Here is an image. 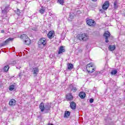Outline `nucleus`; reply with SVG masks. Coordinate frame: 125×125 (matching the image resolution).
I'll return each instance as SVG.
<instances>
[{"mask_svg": "<svg viewBox=\"0 0 125 125\" xmlns=\"http://www.w3.org/2000/svg\"><path fill=\"white\" fill-rule=\"evenodd\" d=\"M8 70H9V65H6L3 68V71L4 72H8Z\"/></svg>", "mask_w": 125, "mask_h": 125, "instance_id": "nucleus-26", "label": "nucleus"}, {"mask_svg": "<svg viewBox=\"0 0 125 125\" xmlns=\"http://www.w3.org/2000/svg\"><path fill=\"white\" fill-rule=\"evenodd\" d=\"M28 38H29L26 34H22L21 36V40H23V42L24 41H26Z\"/></svg>", "mask_w": 125, "mask_h": 125, "instance_id": "nucleus-19", "label": "nucleus"}, {"mask_svg": "<svg viewBox=\"0 0 125 125\" xmlns=\"http://www.w3.org/2000/svg\"><path fill=\"white\" fill-rule=\"evenodd\" d=\"M62 52H65V49H64V48L62 46H61L60 47L59 50L58 51L59 54H61Z\"/></svg>", "mask_w": 125, "mask_h": 125, "instance_id": "nucleus-21", "label": "nucleus"}, {"mask_svg": "<svg viewBox=\"0 0 125 125\" xmlns=\"http://www.w3.org/2000/svg\"><path fill=\"white\" fill-rule=\"evenodd\" d=\"M1 33H4V30H1Z\"/></svg>", "mask_w": 125, "mask_h": 125, "instance_id": "nucleus-36", "label": "nucleus"}, {"mask_svg": "<svg viewBox=\"0 0 125 125\" xmlns=\"http://www.w3.org/2000/svg\"><path fill=\"white\" fill-rule=\"evenodd\" d=\"M9 7L8 6H6L4 9H1L2 10V17H6V14H7V11H8Z\"/></svg>", "mask_w": 125, "mask_h": 125, "instance_id": "nucleus-5", "label": "nucleus"}, {"mask_svg": "<svg viewBox=\"0 0 125 125\" xmlns=\"http://www.w3.org/2000/svg\"><path fill=\"white\" fill-rule=\"evenodd\" d=\"M52 15H53L52 14V13H50V12L49 13V16H52Z\"/></svg>", "mask_w": 125, "mask_h": 125, "instance_id": "nucleus-33", "label": "nucleus"}, {"mask_svg": "<svg viewBox=\"0 0 125 125\" xmlns=\"http://www.w3.org/2000/svg\"><path fill=\"white\" fill-rule=\"evenodd\" d=\"M118 71H117V70H113L111 72V74L113 76L116 75Z\"/></svg>", "mask_w": 125, "mask_h": 125, "instance_id": "nucleus-28", "label": "nucleus"}, {"mask_svg": "<svg viewBox=\"0 0 125 125\" xmlns=\"http://www.w3.org/2000/svg\"><path fill=\"white\" fill-rule=\"evenodd\" d=\"M58 1L59 3L63 5V4L64 3V0H58Z\"/></svg>", "mask_w": 125, "mask_h": 125, "instance_id": "nucleus-29", "label": "nucleus"}, {"mask_svg": "<svg viewBox=\"0 0 125 125\" xmlns=\"http://www.w3.org/2000/svg\"><path fill=\"white\" fill-rule=\"evenodd\" d=\"M109 6H110V3H109V1H106L103 5V8L106 10V9H108Z\"/></svg>", "mask_w": 125, "mask_h": 125, "instance_id": "nucleus-11", "label": "nucleus"}, {"mask_svg": "<svg viewBox=\"0 0 125 125\" xmlns=\"http://www.w3.org/2000/svg\"><path fill=\"white\" fill-rule=\"evenodd\" d=\"M14 88H15V85L12 84L9 86V89L10 91H12V90H14Z\"/></svg>", "mask_w": 125, "mask_h": 125, "instance_id": "nucleus-25", "label": "nucleus"}, {"mask_svg": "<svg viewBox=\"0 0 125 125\" xmlns=\"http://www.w3.org/2000/svg\"><path fill=\"white\" fill-rule=\"evenodd\" d=\"M86 69L88 73H93V72H95L96 68L93 66L92 63H90L87 64L86 66Z\"/></svg>", "mask_w": 125, "mask_h": 125, "instance_id": "nucleus-3", "label": "nucleus"}, {"mask_svg": "<svg viewBox=\"0 0 125 125\" xmlns=\"http://www.w3.org/2000/svg\"><path fill=\"white\" fill-rule=\"evenodd\" d=\"M119 6H120L119 1L118 0H115L113 3V8L115 9H118V8H119Z\"/></svg>", "mask_w": 125, "mask_h": 125, "instance_id": "nucleus-12", "label": "nucleus"}, {"mask_svg": "<svg viewBox=\"0 0 125 125\" xmlns=\"http://www.w3.org/2000/svg\"><path fill=\"white\" fill-rule=\"evenodd\" d=\"M9 105L10 106H15V105H16V101L14 99H11L9 102Z\"/></svg>", "mask_w": 125, "mask_h": 125, "instance_id": "nucleus-15", "label": "nucleus"}, {"mask_svg": "<svg viewBox=\"0 0 125 125\" xmlns=\"http://www.w3.org/2000/svg\"><path fill=\"white\" fill-rule=\"evenodd\" d=\"M70 88H71V91L73 92H76L78 91V86L76 85L71 84L70 85Z\"/></svg>", "mask_w": 125, "mask_h": 125, "instance_id": "nucleus-13", "label": "nucleus"}, {"mask_svg": "<svg viewBox=\"0 0 125 125\" xmlns=\"http://www.w3.org/2000/svg\"><path fill=\"white\" fill-rule=\"evenodd\" d=\"M74 18V14L73 13H70L69 14V17L68 18V21H72L73 19Z\"/></svg>", "mask_w": 125, "mask_h": 125, "instance_id": "nucleus-23", "label": "nucleus"}, {"mask_svg": "<svg viewBox=\"0 0 125 125\" xmlns=\"http://www.w3.org/2000/svg\"><path fill=\"white\" fill-rule=\"evenodd\" d=\"M16 68H17V69H20V68H21V66H16Z\"/></svg>", "mask_w": 125, "mask_h": 125, "instance_id": "nucleus-34", "label": "nucleus"}, {"mask_svg": "<svg viewBox=\"0 0 125 125\" xmlns=\"http://www.w3.org/2000/svg\"><path fill=\"white\" fill-rule=\"evenodd\" d=\"M73 68H74V65L71 63H68L67 64V69L68 70H70V71H71V70H72V69H73Z\"/></svg>", "mask_w": 125, "mask_h": 125, "instance_id": "nucleus-20", "label": "nucleus"}, {"mask_svg": "<svg viewBox=\"0 0 125 125\" xmlns=\"http://www.w3.org/2000/svg\"><path fill=\"white\" fill-rule=\"evenodd\" d=\"M77 38L79 41H83V42H86L88 40V35L86 33H81L77 36Z\"/></svg>", "mask_w": 125, "mask_h": 125, "instance_id": "nucleus-2", "label": "nucleus"}, {"mask_svg": "<svg viewBox=\"0 0 125 125\" xmlns=\"http://www.w3.org/2000/svg\"><path fill=\"white\" fill-rule=\"evenodd\" d=\"M70 108L72 109V110H75L77 105L76 104V103H75L74 102H72L70 103Z\"/></svg>", "mask_w": 125, "mask_h": 125, "instance_id": "nucleus-14", "label": "nucleus"}, {"mask_svg": "<svg viewBox=\"0 0 125 125\" xmlns=\"http://www.w3.org/2000/svg\"><path fill=\"white\" fill-rule=\"evenodd\" d=\"M70 112L68 111H65L64 113V118H68V117H69Z\"/></svg>", "mask_w": 125, "mask_h": 125, "instance_id": "nucleus-24", "label": "nucleus"}, {"mask_svg": "<svg viewBox=\"0 0 125 125\" xmlns=\"http://www.w3.org/2000/svg\"><path fill=\"white\" fill-rule=\"evenodd\" d=\"M40 13H41L42 14V13H44V9H41L40 10Z\"/></svg>", "mask_w": 125, "mask_h": 125, "instance_id": "nucleus-30", "label": "nucleus"}, {"mask_svg": "<svg viewBox=\"0 0 125 125\" xmlns=\"http://www.w3.org/2000/svg\"><path fill=\"white\" fill-rule=\"evenodd\" d=\"M93 101H94V100L92 98L90 99L89 102L90 103H93Z\"/></svg>", "mask_w": 125, "mask_h": 125, "instance_id": "nucleus-31", "label": "nucleus"}, {"mask_svg": "<svg viewBox=\"0 0 125 125\" xmlns=\"http://www.w3.org/2000/svg\"><path fill=\"white\" fill-rule=\"evenodd\" d=\"M108 49L110 51H113V50H115L116 49V45H110L108 46Z\"/></svg>", "mask_w": 125, "mask_h": 125, "instance_id": "nucleus-18", "label": "nucleus"}, {"mask_svg": "<svg viewBox=\"0 0 125 125\" xmlns=\"http://www.w3.org/2000/svg\"><path fill=\"white\" fill-rule=\"evenodd\" d=\"M19 77L21 78V74H19Z\"/></svg>", "mask_w": 125, "mask_h": 125, "instance_id": "nucleus-38", "label": "nucleus"}, {"mask_svg": "<svg viewBox=\"0 0 125 125\" xmlns=\"http://www.w3.org/2000/svg\"><path fill=\"white\" fill-rule=\"evenodd\" d=\"M86 23L88 26H94L95 25V21L91 19L87 20Z\"/></svg>", "mask_w": 125, "mask_h": 125, "instance_id": "nucleus-10", "label": "nucleus"}, {"mask_svg": "<svg viewBox=\"0 0 125 125\" xmlns=\"http://www.w3.org/2000/svg\"><path fill=\"white\" fill-rule=\"evenodd\" d=\"M14 39L9 38L8 39H7L4 42L1 43L0 44V47H2V46H4V45H6L9 42H12L13 41Z\"/></svg>", "mask_w": 125, "mask_h": 125, "instance_id": "nucleus-6", "label": "nucleus"}, {"mask_svg": "<svg viewBox=\"0 0 125 125\" xmlns=\"http://www.w3.org/2000/svg\"><path fill=\"white\" fill-rule=\"evenodd\" d=\"M85 95H86L85 93H84V92H81L79 94V96L82 99H83L85 98Z\"/></svg>", "mask_w": 125, "mask_h": 125, "instance_id": "nucleus-17", "label": "nucleus"}, {"mask_svg": "<svg viewBox=\"0 0 125 125\" xmlns=\"http://www.w3.org/2000/svg\"><path fill=\"white\" fill-rule=\"evenodd\" d=\"M31 72L34 75V77H36V76H38V74H39V68H33V69L31 70Z\"/></svg>", "mask_w": 125, "mask_h": 125, "instance_id": "nucleus-9", "label": "nucleus"}, {"mask_svg": "<svg viewBox=\"0 0 125 125\" xmlns=\"http://www.w3.org/2000/svg\"><path fill=\"white\" fill-rule=\"evenodd\" d=\"M24 44H26V45H29V44H31V40L29 38H27L26 40L23 41Z\"/></svg>", "mask_w": 125, "mask_h": 125, "instance_id": "nucleus-16", "label": "nucleus"}, {"mask_svg": "<svg viewBox=\"0 0 125 125\" xmlns=\"http://www.w3.org/2000/svg\"><path fill=\"white\" fill-rule=\"evenodd\" d=\"M100 73L98 72V71H96L94 73V76H98V74H99Z\"/></svg>", "mask_w": 125, "mask_h": 125, "instance_id": "nucleus-32", "label": "nucleus"}, {"mask_svg": "<svg viewBox=\"0 0 125 125\" xmlns=\"http://www.w3.org/2000/svg\"><path fill=\"white\" fill-rule=\"evenodd\" d=\"M66 99L67 101H72L74 99V97L71 93L67 94L65 95Z\"/></svg>", "mask_w": 125, "mask_h": 125, "instance_id": "nucleus-8", "label": "nucleus"}, {"mask_svg": "<svg viewBox=\"0 0 125 125\" xmlns=\"http://www.w3.org/2000/svg\"><path fill=\"white\" fill-rule=\"evenodd\" d=\"M53 36V32L52 31H50L48 34H47V37L49 39H52V37Z\"/></svg>", "mask_w": 125, "mask_h": 125, "instance_id": "nucleus-22", "label": "nucleus"}, {"mask_svg": "<svg viewBox=\"0 0 125 125\" xmlns=\"http://www.w3.org/2000/svg\"><path fill=\"white\" fill-rule=\"evenodd\" d=\"M111 34H110V32L109 31H105L104 36L105 38V42H109V40L108 39L110 38V35Z\"/></svg>", "mask_w": 125, "mask_h": 125, "instance_id": "nucleus-7", "label": "nucleus"}, {"mask_svg": "<svg viewBox=\"0 0 125 125\" xmlns=\"http://www.w3.org/2000/svg\"><path fill=\"white\" fill-rule=\"evenodd\" d=\"M40 117H41V116H39V117H38V118H40Z\"/></svg>", "mask_w": 125, "mask_h": 125, "instance_id": "nucleus-39", "label": "nucleus"}, {"mask_svg": "<svg viewBox=\"0 0 125 125\" xmlns=\"http://www.w3.org/2000/svg\"><path fill=\"white\" fill-rule=\"evenodd\" d=\"M92 1H97V0H91Z\"/></svg>", "mask_w": 125, "mask_h": 125, "instance_id": "nucleus-37", "label": "nucleus"}, {"mask_svg": "<svg viewBox=\"0 0 125 125\" xmlns=\"http://www.w3.org/2000/svg\"><path fill=\"white\" fill-rule=\"evenodd\" d=\"M15 13L17 14V15L19 16L21 14V11L19 9H17V11H15Z\"/></svg>", "mask_w": 125, "mask_h": 125, "instance_id": "nucleus-27", "label": "nucleus"}, {"mask_svg": "<svg viewBox=\"0 0 125 125\" xmlns=\"http://www.w3.org/2000/svg\"><path fill=\"white\" fill-rule=\"evenodd\" d=\"M79 52H83V50L80 49V50H79Z\"/></svg>", "mask_w": 125, "mask_h": 125, "instance_id": "nucleus-35", "label": "nucleus"}, {"mask_svg": "<svg viewBox=\"0 0 125 125\" xmlns=\"http://www.w3.org/2000/svg\"><path fill=\"white\" fill-rule=\"evenodd\" d=\"M46 39L44 38H41L39 41H38V44L39 45H43L44 46L45 44H46Z\"/></svg>", "mask_w": 125, "mask_h": 125, "instance_id": "nucleus-4", "label": "nucleus"}, {"mask_svg": "<svg viewBox=\"0 0 125 125\" xmlns=\"http://www.w3.org/2000/svg\"><path fill=\"white\" fill-rule=\"evenodd\" d=\"M39 107L41 112L44 111L45 114L49 113V111H50V108H51V106H50L49 104H46L44 106V104H43V103H41L40 104Z\"/></svg>", "mask_w": 125, "mask_h": 125, "instance_id": "nucleus-1", "label": "nucleus"}]
</instances>
